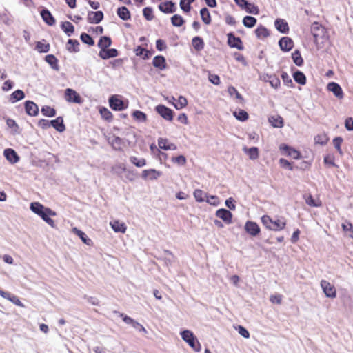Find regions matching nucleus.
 Wrapping results in <instances>:
<instances>
[{"label":"nucleus","instance_id":"1","mask_svg":"<svg viewBox=\"0 0 353 353\" xmlns=\"http://www.w3.org/2000/svg\"><path fill=\"white\" fill-rule=\"evenodd\" d=\"M180 335L182 339L195 352H199L201 351V343L192 331L189 330H183L181 332Z\"/></svg>","mask_w":353,"mask_h":353},{"label":"nucleus","instance_id":"2","mask_svg":"<svg viewBox=\"0 0 353 353\" xmlns=\"http://www.w3.org/2000/svg\"><path fill=\"white\" fill-rule=\"evenodd\" d=\"M236 4L246 12L252 14H258L259 9L252 1H236Z\"/></svg>","mask_w":353,"mask_h":353},{"label":"nucleus","instance_id":"3","mask_svg":"<svg viewBox=\"0 0 353 353\" xmlns=\"http://www.w3.org/2000/svg\"><path fill=\"white\" fill-rule=\"evenodd\" d=\"M321 287L327 297L329 298H335L336 296V291L333 285H332L330 282L322 280L321 281Z\"/></svg>","mask_w":353,"mask_h":353},{"label":"nucleus","instance_id":"4","mask_svg":"<svg viewBox=\"0 0 353 353\" xmlns=\"http://www.w3.org/2000/svg\"><path fill=\"white\" fill-rule=\"evenodd\" d=\"M156 111L164 119L171 121L173 119V111L164 105H158L155 108Z\"/></svg>","mask_w":353,"mask_h":353},{"label":"nucleus","instance_id":"5","mask_svg":"<svg viewBox=\"0 0 353 353\" xmlns=\"http://www.w3.org/2000/svg\"><path fill=\"white\" fill-rule=\"evenodd\" d=\"M161 175L162 172L155 169L143 170L141 172V177L144 180H157Z\"/></svg>","mask_w":353,"mask_h":353},{"label":"nucleus","instance_id":"6","mask_svg":"<svg viewBox=\"0 0 353 353\" xmlns=\"http://www.w3.org/2000/svg\"><path fill=\"white\" fill-rule=\"evenodd\" d=\"M65 100L70 103H81L82 99L80 95L74 90L67 88L65 90Z\"/></svg>","mask_w":353,"mask_h":353},{"label":"nucleus","instance_id":"7","mask_svg":"<svg viewBox=\"0 0 353 353\" xmlns=\"http://www.w3.org/2000/svg\"><path fill=\"white\" fill-rule=\"evenodd\" d=\"M311 32L314 37V41L317 42L319 39L323 37L325 28L318 22H314L312 24Z\"/></svg>","mask_w":353,"mask_h":353},{"label":"nucleus","instance_id":"8","mask_svg":"<svg viewBox=\"0 0 353 353\" xmlns=\"http://www.w3.org/2000/svg\"><path fill=\"white\" fill-rule=\"evenodd\" d=\"M109 103L110 108L117 111H121L127 108L124 102L117 96H112L109 99Z\"/></svg>","mask_w":353,"mask_h":353},{"label":"nucleus","instance_id":"9","mask_svg":"<svg viewBox=\"0 0 353 353\" xmlns=\"http://www.w3.org/2000/svg\"><path fill=\"white\" fill-rule=\"evenodd\" d=\"M0 296L3 298L10 301V302H12V303H14V305H16L17 306H19L21 307H25L24 305L19 300L18 296H17L14 294H12L11 293H10L8 292H5L2 290H0Z\"/></svg>","mask_w":353,"mask_h":353},{"label":"nucleus","instance_id":"10","mask_svg":"<svg viewBox=\"0 0 353 353\" xmlns=\"http://www.w3.org/2000/svg\"><path fill=\"white\" fill-rule=\"evenodd\" d=\"M57 215L56 212L52 210L50 208H47L45 212L39 216L50 226L52 228H55L56 225L54 221L50 216H55Z\"/></svg>","mask_w":353,"mask_h":353},{"label":"nucleus","instance_id":"11","mask_svg":"<svg viewBox=\"0 0 353 353\" xmlns=\"http://www.w3.org/2000/svg\"><path fill=\"white\" fill-rule=\"evenodd\" d=\"M216 216L222 219L226 224H230L232 223V214L226 209H219L216 212Z\"/></svg>","mask_w":353,"mask_h":353},{"label":"nucleus","instance_id":"12","mask_svg":"<svg viewBox=\"0 0 353 353\" xmlns=\"http://www.w3.org/2000/svg\"><path fill=\"white\" fill-rule=\"evenodd\" d=\"M159 10L164 13H173L176 11V6L173 1H161L159 5Z\"/></svg>","mask_w":353,"mask_h":353},{"label":"nucleus","instance_id":"13","mask_svg":"<svg viewBox=\"0 0 353 353\" xmlns=\"http://www.w3.org/2000/svg\"><path fill=\"white\" fill-rule=\"evenodd\" d=\"M228 43L232 48L239 50L243 48L241 39L235 37L232 33L228 34Z\"/></svg>","mask_w":353,"mask_h":353},{"label":"nucleus","instance_id":"14","mask_svg":"<svg viewBox=\"0 0 353 353\" xmlns=\"http://www.w3.org/2000/svg\"><path fill=\"white\" fill-rule=\"evenodd\" d=\"M279 45L281 50L288 52L293 48L294 42L291 38L284 37L279 40Z\"/></svg>","mask_w":353,"mask_h":353},{"label":"nucleus","instance_id":"15","mask_svg":"<svg viewBox=\"0 0 353 353\" xmlns=\"http://www.w3.org/2000/svg\"><path fill=\"white\" fill-rule=\"evenodd\" d=\"M281 151L285 152L287 155L292 157L294 159H299L300 158V153L296 150L289 147L285 144H281L279 147Z\"/></svg>","mask_w":353,"mask_h":353},{"label":"nucleus","instance_id":"16","mask_svg":"<svg viewBox=\"0 0 353 353\" xmlns=\"http://www.w3.org/2000/svg\"><path fill=\"white\" fill-rule=\"evenodd\" d=\"M245 231L252 236H256L260 232L259 226L253 221H248L245 225Z\"/></svg>","mask_w":353,"mask_h":353},{"label":"nucleus","instance_id":"17","mask_svg":"<svg viewBox=\"0 0 353 353\" xmlns=\"http://www.w3.org/2000/svg\"><path fill=\"white\" fill-rule=\"evenodd\" d=\"M3 154L6 159L12 164H14L19 161L18 154L13 149H6L3 152Z\"/></svg>","mask_w":353,"mask_h":353},{"label":"nucleus","instance_id":"18","mask_svg":"<svg viewBox=\"0 0 353 353\" xmlns=\"http://www.w3.org/2000/svg\"><path fill=\"white\" fill-rule=\"evenodd\" d=\"M25 109L26 113L30 116H36L39 113V108L37 105L31 101H26Z\"/></svg>","mask_w":353,"mask_h":353},{"label":"nucleus","instance_id":"19","mask_svg":"<svg viewBox=\"0 0 353 353\" xmlns=\"http://www.w3.org/2000/svg\"><path fill=\"white\" fill-rule=\"evenodd\" d=\"M103 18V14L101 11L89 12L88 14V21L90 23H99Z\"/></svg>","mask_w":353,"mask_h":353},{"label":"nucleus","instance_id":"20","mask_svg":"<svg viewBox=\"0 0 353 353\" xmlns=\"http://www.w3.org/2000/svg\"><path fill=\"white\" fill-rule=\"evenodd\" d=\"M99 55L103 59H108L118 56V51L114 48H105L99 51Z\"/></svg>","mask_w":353,"mask_h":353},{"label":"nucleus","instance_id":"21","mask_svg":"<svg viewBox=\"0 0 353 353\" xmlns=\"http://www.w3.org/2000/svg\"><path fill=\"white\" fill-rule=\"evenodd\" d=\"M327 90L333 92V94L339 99H342L343 97L342 89L341 86L336 83H329L327 85Z\"/></svg>","mask_w":353,"mask_h":353},{"label":"nucleus","instance_id":"22","mask_svg":"<svg viewBox=\"0 0 353 353\" xmlns=\"http://www.w3.org/2000/svg\"><path fill=\"white\" fill-rule=\"evenodd\" d=\"M158 145L161 149L165 150H176L177 146L172 143H170L167 139L160 138L158 140Z\"/></svg>","mask_w":353,"mask_h":353},{"label":"nucleus","instance_id":"23","mask_svg":"<svg viewBox=\"0 0 353 353\" xmlns=\"http://www.w3.org/2000/svg\"><path fill=\"white\" fill-rule=\"evenodd\" d=\"M274 26L276 30L283 33H288L289 31V27L287 21L283 19H277L274 22Z\"/></svg>","mask_w":353,"mask_h":353},{"label":"nucleus","instance_id":"24","mask_svg":"<svg viewBox=\"0 0 353 353\" xmlns=\"http://www.w3.org/2000/svg\"><path fill=\"white\" fill-rule=\"evenodd\" d=\"M41 16L43 20L49 26H53L55 23V19L48 10L43 8L41 10Z\"/></svg>","mask_w":353,"mask_h":353},{"label":"nucleus","instance_id":"25","mask_svg":"<svg viewBox=\"0 0 353 353\" xmlns=\"http://www.w3.org/2000/svg\"><path fill=\"white\" fill-rule=\"evenodd\" d=\"M51 126L55 128L58 132H63L65 130L63 123V119L61 117H58L54 120L50 121Z\"/></svg>","mask_w":353,"mask_h":353},{"label":"nucleus","instance_id":"26","mask_svg":"<svg viewBox=\"0 0 353 353\" xmlns=\"http://www.w3.org/2000/svg\"><path fill=\"white\" fill-rule=\"evenodd\" d=\"M73 233L77 234L81 241L86 244L87 245H92V241L81 230H79L77 228H73L72 229Z\"/></svg>","mask_w":353,"mask_h":353},{"label":"nucleus","instance_id":"27","mask_svg":"<svg viewBox=\"0 0 353 353\" xmlns=\"http://www.w3.org/2000/svg\"><path fill=\"white\" fill-rule=\"evenodd\" d=\"M152 64L155 68H159L161 70L166 68L165 59L163 56L158 55L154 57L152 61Z\"/></svg>","mask_w":353,"mask_h":353},{"label":"nucleus","instance_id":"28","mask_svg":"<svg viewBox=\"0 0 353 353\" xmlns=\"http://www.w3.org/2000/svg\"><path fill=\"white\" fill-rule=\"evenodd\" d=\"M243 151L248 155L250 159L256 160L259 157V149L256 147H252L250 148H248L247 147L243 148Z\"/></svg>","mask_w":353,"mask_h":353},{"label":"nucleus","instance_id":"29","mask_svg":"<svg viewBox=\"0 0 353 353\" xmlns=\"http://www.w3.org/2000/svg\"><path fill=\"white\" fill-rule=\"evenodd\" d=\"M112 230L116 232L125 233L127 229L125 224L119 221H113L110 223Z\"/></svg>","mask_w":353,"mask_h":353},{"label":"nucleus","instance_id":"30","mask_svg":"<svg viewBox=\"0 0 353 353\" xmlns=\"http://www.w3.org/2000/svg\"><path fill=\"white\" fill-rule=\"evenodd\" d=\"M30 208L34 213L38 216H40L43 213V212L46 211L48 208L44 207L43 205L38 202H33L30 203Z\"/></svg>","mask_w":353,"mask_h":353},{"label":"nucleus","instance_id":"31","mask_svg":"<svg viewBox=\"0 0 353 353\" xmlns=\"http://www.w3.org/2000/svg\"><path fill=\"white\" fill-rule=\"evenodd\" d=\"M286 225V221L284 218L278 219L276 220H273L272 225L271 227V230L274 231H280Z\"/></svg>","mask_w":353,"mask_h":353},{"label":"nucleus","instance_id":"32","mask_svg":"<svg viewBox=\"0 0 353 353\" xmlns=\"http://www.w3.org/2000/svg\"><path fill=\"white\" fill-rule=\"evenodd\" d=\"M108 141L109 143L112 145L114 150H121V145L123 143L122 139L117 136H113L112 137L109 138Z\"/></svg>","mask_w":353,"mask_h":353},{"label":"nucleus","instance_id":"33","mask_svg":"<svg viewBox=\"0 0 353 353\" xmlns=\"http://www.w3.org/2000/svg\"><path fill=\"white\" fill-rule=\"evenodd\" d=\"M79 43L77 40L70 39L66 44V48L70 52H77L79 51Z\"/></svg>","mask_w":353,"mask_h":353},{"label":"nucleus","instance_id":"34","mask_svg":"<svg viewBox=\"0 0 353 353\" xmlns=\"http://www.w3.org/2000/svg\"><path fill=\"white\" fill-rule=\"evenodd\" d=\"M117 14L118 16L123 20L127 21L130 19V13L128 9L125 7L122 6L117 9Z\"/></svg>","mask_w":353,"mask_h":353},{"label":"nucleus","instance_id":"35","mask_svg":"<svg viewBox=\"0 0 353 353\" xmlns=\"http://www.w3.org/2000/svg\"><path fill=\"white\" fill-rule=\"evenodd\" d=\"M192 44L196 51H201L204 48L203 40L200 37H194L192 40Z\"/></svg>","mask_w":353,"mask_h":353},{"label":"nucleus","instance_id":"36","mask_svg":"<svg viewBox=\"0 0 353 353\" xmlns=\"http://www.w3.org/2000/svg\"><path fill=\"white\" fill-rule=\"evenodd\" d=\"M46 61L55 70H59L57 59L52 54H48L45 57Z\"/></svg>","mask_w":353,"mask_h":353},{"label":"nucleus","instance_id":"37","mask_svg":"<svg viewBox=\"0 0 353 353\" xmlns=\"http://www.w3.org/2000/svg\"><path fill=\"white\" fill-rule=\"evenodd\" d=\"M62 30L68 36H71L74 31V26L68 21H65L62 23L61 26Z\"/></svg>","mask_w":353,"mask_h":353},{"label":"nucleus","instance_id":"38","mask_svg":"<svg viewBox=\"0 0 353 353\" xmlns=\"http://www.w3.org/2000/svg\"><path fill=\"white\" fill-rule=\"evenodd\" d=\"M255 34L257 38L263 39L268 37L270 35L269 31L268 29L263 26H260L255 30Z\"/></svg>","mask_w":353,"mask_h":353},{"label":"nucleus","instance_id":"39","mask_svg":"<svg viewBox=\"0 0 353 353\" xmlns=\"http://www.w3.org/2000/svg\"><path fill=\"white\" fill-rule=\"evenodd\" d=\"M111 44H112L111 39L109 37L105 36V37H101L97 45H98V47L101 50H103L105 48H108V47H110L111 46Z\"/></svg>","mask_w":353,"mask_h":353},{"label":"nucleus","instance_id":"40","mask_svg":"<svg viewBox=\"0 0 353 353\" xmlns=\"http://www.w3.org/2000/svg\"><path fill=\"white\" fill-rule=\"evenodd\" d=\"M195 200L199 203L205 201L207 194L200 189H196L193 192Z\"/></svg>","mask_w":353,"mask_h":353},{"label":"nucleus","instance_id":"41","mask_svg":"<svg viewBox=\"0 0 353 353\" xmlns=\"http://www.w3.org/2000/svg\"><path fill=\"white\" fill-rule=\"evenodd\" d=\"M25 97L24 92L21 90H17L10 95V101L12 103H15L18 101L22 100Z\"/></svg>","mask_w":353,"mask_h":353},{"label":"nucleus","instance_id":"42","mask_svg":"<svg viewBox=\"0 0 353 353\" xmlns=\"http://www.w3.org/2000/svg\"><path fill=\"white\" fill-rule=\"evenodd\" d=\"M130 161L138 168H142L146 165V160L144 158L139 159L137 157L131 156L130 157Z\"/></svg>","mask_w":353,"mask_h":353},{"label":"nucleus","instance_id":"43","mask_svg":"<svg viewBox=\"0 0 353 353\" xmlns=\"http://www.w3.org/2000/svg\"><path fill=\"white\" fill-rule=\"evenodd\" d=\"M200 14L202 21L205 24H210L211 23V17L208 10L206 8H203L200 10Z\"/></svg>","mask_w":353,"mask_h":353},{"label":"nucleus","instance_id":"44","mask_svg":"<svg viewBox=\"0 0 353 353\" xmlns=\"http://www.w3.org/2000/svg\"><path fill=\"white\" fill-rule=\"evenodd\" d=\"M294 81L301 84L305 85L306 83V77L305 74L301 71H296L293 74Z\"/></svg>","mask_w":353,"mask_h":353},{"label":"nucleus","instance_id":"45","mask_svg":"<svg viewBox=\"0 0 353 353\" xmlns=\"http://www.w3.org/2000/svg\"><path fill=\"white\" fill-rule=\"evenodd\" d=\"M256 23V18L251 16H246L243 19V24L246 28H253Z\"/></svg>","mask_w":353,"mask_h":353},{"label":"nucleus","instance_id":"46","mask_svg":"<svg viewBox=\"0 0 353 353\" xmlns=\"http://www.w3.org/2000/svg\"><path fill=\"white\" fill-rule=\"evenodd\" d=\"M292 58L293 59L294 63L298 65L301 66L303 63V59L301 55V53L299 50H296L292 54Z\"/></svg>","mask_w":353,"mask_h":353},{"label":"nucleus","instance_id":"47","mask_svg":"<svg viewBox=\"0 0 353 353\" xmlns=\"http://www.w3.org/2000/svg\"><path fill=\"white\" fill-rule=\"evenodd\" d=\"M133 118L139 122H145L147 120V115L139 110H135L132 112Z\"/></svg>","mask_w":353,"mask_h":353},{"label":"nucleus","instance_id":"48","mask_svg":"<svg viewBox=\"0 0 353 353\" xmlns=\"http://www.w3.org/2000/svg\"><path fill=\"white\" fill-rule=\"evenodd\" d=\"M41 112L46 117H52L56 115V110L48 105L43 106L41 108Z\"/></svg>","mask_w":353,"mask_h":353},{"label":"nucleus","instance_id":"49","mask_svg":"<svg viewBox=\"0 0 353 353\" xmlns=\"http://www.w3.org/2000/svg\"><path fill=\"white\" fill-rule=\"evenodd\" d=\"M188 105V101L185 97L180 96L176 103H173V105L176 110H181L185 108Z\"/></svg>","mask_w":353,"mask_h":353},{"label":"nucleus","instance_id":"50","mask_svg":"<svg viewBox=\"0 0 353 353\" xmlns=\"http://www.w3.org/2000/svg\"><path fill=\"white\" fill-rule=\"evenodd\" d=\"M233 114L236 119L241 121H245L248 119V114L243 110L235 111L233 112Z\"/></svg>","mask_w":353,"mask_h":353},{"label":"nucleus","instance_id":"51","mask_svg":"<svg viewBox=\"0 0 353 353\" xmlns=\"http://www.w3.org/2000/svg\"><path fill=\"white\" fill-rule=\"evenodd\" d=\"M269 121L274 128H281L283 125V119L281 117H272Z\"/></svg>","mask_w":353,"mask_h":353},{"label":"nucleus","instance_id":"52","mask_svg":"<svg viewBox=\"0 0 353 353\" xmlns=\"http://www.w3.org/2000/svg\"><path fill=\"white\" fill-rule=\"evenodd\" d=\"M171 22L174 26L180 27L183 24L184 20L181 16L174 14L171 17Z\"/></svg>","mask_w":353,"mask_h":353},{"label":"nucleus","instance_id":"53","mask_svg":"<svg viewBox=\"0 0 353 353\" xmlns=\"http://www.w3.org/2000/svg\"><path fill=\"white\" fill-rule=\"evenodd\" d=\"M36 49L39 52H47L50 50L49 44H46L41 41H38L36 44Z\"/></svg>","mask_w":353,"mask_h":353},{"label":"nucleus","instance_id":"54","mask_svg":"<svg viewBox=\"0 0 353 353\" xmlns=\"http://www.w3.org/2000/svg\"><path fill=\"white\" fill-rule=\"evenodd\" d=\"M81 40L84 43H86L89 46H93L94 44L93 39L88 34L86 33H82L81 34Z\"/></svg>","mask_w":353,"mask_h":353},{"label":"nucleus","instance_id":"55","mask_svg":"<svg viewBox=\"0 0 353 353\" xmlns=\"http://www.w3.org/2000/svg\"><path fill=\"white\" fill-rule=\"evenodd\" d=\"M305 202L308 205L312 207H319L321 205V202L319 200H314L311 195L305 199Z\"/></svg>","mask_w":353,"mask_h":353},{"label":"nucleus","instance_id":"56","mask_svg":"<svg viewBox=\"0 0 353 353\" xmlns=\"http://www.w3.org/2000/svg\"><path fill=\"white\" fill-rule=\"evenodd\" d=\"M272 221H273V220L268 215H264L261 217L262 223L266 228H268L269 230H271V227L272 225Z\"/></svg>","mask_w":353,"mask_h":353},{"label":"nucleus","instance_id":"57","mask_svg":"<svg viewBox=\"0 0 353 353\" xmlns=\"http://www.w3.org/2000/svg\"><path fill=\"white\" fill-rule=\"evenodd\" d=\"M172 161L174 163H176V164H178L179 165H182V166L185 165L187 162L186 158L183 155H179L176 157H172Z\"/></svg>","mask_w":353,"mask_h":353},{"label":"nucleus","instance_id":"58","mask_svg":"<svg viewBox=\"0 0 353 353\" xmlns=\"http://www.w3.org/2000/svg\"><path fill=\"white\" fill-rule=\"evenodd\" d=\"M343 142V139L341 137H335L333 140V144L334 148L337 150L340 154H343L342 150L341 148V145Z\"/></svg>","mask_w":353,"mask_h":353},{"label":"nucleus","instance_id":"59","mask_svg":"<svg viewBox=\"0 0 353 353\" xmlns=\"http://www.w3.org/2000/svg\"><path fill=\"white\" fill-rule=\"evenodd\" d=\"M228 92L230 96H235V97L237 99H239L240 101L243 100L241 94L237 91V90L234 87L230 86L228 89Z\"/></svg>","mask_w":353,"mask_h":353},{"label":"nucleus","instance_id":"60","mask_svg":"<svg viewBox=\"0 0 353 353\" xmlns=\"http://www.w3.org/2000/svg\"><path fill=\"white\" fill-rule=\"evenodd\" d=\"M143 16L148 21H151L154 18L153 11L151 8L146 7L143 10Z\"/></svg>","mask_w":353,"mask_h":353},{"label":"nucleus","instance_id":"61","mask_svg":"<svg viewBox=\"0 0 353 353\" xmlns=\"http://www.w3.org/2000/svg\"><path fill=\"white\" fill-rule=\"evenodd\" d=\"M205 200V202L212 205L217 206L219 204V199L216 196H207Z\"/></svg>","mask_w":353,"mask_h":353},{"label":"nucleus","instance_id":"62","mask_svg":"<svg viewBox=\"0 0 353 353\" xmlns=\"http://www.w3.org/2000/svg\"><path fill=\"white\" fill-rule=\"evenodd\" d=\"M148 53L149 52L146 50L145 48L138 46L135 49V54L137 56H141L144 55L143 59H148Z\"/></svg>","mask_w":353,"mask_h":353},{"label":"nucleus","instance_id":"63","mask_svg":"<svg viewBox=\"0 0 353 353\" xmlns=\"http://www.w3.org/2000/svg\"><path fill=\"white\" fill-rule=\"evenodd\" d=\"M101 117L105 120H110L112 119V113L105 108H103L100 110Z\"/></svg>","mask_w":353,"mask_h":353},{"label":"nucleus","instance_id":"64","mask_svg":"<svg viewBox=\"0 0 353 353\" xmlns=\"http://www.w3.org/2000/svg\"><path fill=\"white\" fill-rule=\"evenodd\" d=\"M269 83L274 88H278L280 86V80L276 75L272 76Z\"/></svg>","mask_w":353,"mask_h":353}]
</instances>
